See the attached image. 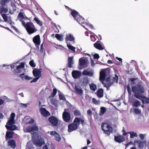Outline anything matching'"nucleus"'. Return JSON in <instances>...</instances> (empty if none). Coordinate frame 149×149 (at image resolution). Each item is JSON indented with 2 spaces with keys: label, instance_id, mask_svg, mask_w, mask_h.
Instances as JSON below:
<instances>
[{
  "label": "nucleus",
  "instance_id": "f257e3e1",
  "mask_svg": "<svg viewBox=\"0 0 149 149\" xmlns=\"http://www.w3.org/2000/svg\"><path fill=\"white\" fill-rule=\"evenodd\" d=\"M132 92L134 93V96L138 99L142 95L141 94L144 93L145 91L143 88L140 85L132 86Z\"/></svg>",
  "mask_w": 149,
  "mask_h": 149
},
{
  "label": "nucleus",
  "instance_id": "f03ea898",
  "mask_svg": "<svg viewBox=\"0 0 149 149\" xmlns=\"http://www.w3.org/2000/svg\"><path fill=\"white\" fill-rule=\"evenodd\" d=\"M21 22L22 25L26 28L29 34L33 33L37 31V29L36 28L33 23L28 22L26 24L23 21H21Z\"/></svg>",
  "mask_w": 149,
  "mask_h": 149
},
{
  "label": "nucleus",
  "instance_id": "7ed1b4c3",
  "mask_svg": "<svg viewBox=\"0 0 149 149\" xmlns=\"http://www.w3.org/2000/svg\"><path fill=\"white\" fill-rule=\"evenodd\" d=\"M71 14L79 24H84V19L79 15L77 12L74 10H72L71 12Z\"/></svg>",
  "mask_w": 149,
  "mask_h": 149
},
{
  "label": "nucleus",
  "instance_id": "20e7f679",
  "mask_svg": "<svg viewBox=\"0 0 149 149\" xmlns=\"http://www.w3.org/2000/svg\"><path fill=\"white\" fill-rule=\"evenodd\" d=\"M8 11V8L2 6L1 8L0 13L4 21L5 22L10 23L11 21H10V17H8L5 14V13H7Z\"/></svg>",
  "mask_w": 149,
  "mask_h": 149
},
{
  "label": "nucleus",
  "instance_id": "39448f33",
  "mask_svg": "<svg viewBox=\"0 0 149 149\" xmlns=\"http://www.w3.org/2000/svg\"><path fill=\"white\" fill-rule=\"evenodd\" d=\"M102 128L104 131V133L109 135L112 132V128L108 124L106 123L102 124Z\"/></svg>",
  "mask_w": 149,
  "mask_h": 149
},
{
  "label": "nucleus",
  "instance_id": "423d86ee",
  "mask_svg": "<svg viewBox=\"0 0 149 149\" xmlns=\"http://www.w3.org/2000/svg\"><path fill=\"white\" fill-rule=\"evenodd\" d=\"M33 41L38 49V46L40 44V39L39 35H38L34 36L33 39Z\"/></svg>",
  "mask_w": 149,
  "mask_h": 149
},
{
  "label": "nucleus",
  "instance_id": "0eeeda50",
  "mask_svg": "<svg viewBox=\"0 0 149 149\" xmlns=\"http://www.w3.org/2000/svg\"><path fill=\"white\" fill-rule=\"evenodd\" d=\"M50 123L54 126H56L58 123V120L55 117L51 116L49 118Z\"/></svg>",
  "mask_w": 149,
  "mask_h": 149
},
{
  "label": "nucleus",
  "instance_id": "6e6552de",
  "mask_svg": "<svg viewBox=\"0 0 149 149\" xmlns=\"http://www.w3.org/2000/svg\"><path fill=\"white\" fill-rule=\"evenodd\" d=\"M65 110L66 109H65V111L63 113V118L65 121L68 122L70 120V115L69 113L66 112Z\"/></svg>",
  "mask_w": 149,
  "mask_h": 149
},
{
  "label": "nucleus",
  "instance_id": "1a4fd4ad",
  "mask_svg": "<svg viewBox=\"0 0 149 149\" xmlns=\"http://www.w3.org/2000/svg\"><path fill=\"white\" fill-rule=\"evenodd\" d=\"M33 139L34 143L37 146H40L44 144V140L42 139L36 140L34 139L33 136Z\"/></svg>",
  "mask_w": 149,
  "mask_h": 149
},
{
  "label": "nucleus",
  "instance_id": "9d476101",
  "mask_svg": "<svg viewBox=\"0 0 149 149\" xmlns=\"http://www.w3.org/2000/svg\"><path fill=\"white\" fill-rule=\"evenodd\" d=\"M78 127L77 125H76L74 123H71L68 126V131L69 132H71L77 130Z\"/></svg>",
  "mask_w": 149,
  "mask_h": 149
},
{
  "label": "nucleus",
  "instance_id": "9b49d317",
  "mask_svg": "<svg viewBox=\"0 0 149 149\" xmlns=\"http://www.w3.org/2000/svg\"><path fill=\"white\" fill-rule=\"evenodd\" d=\"M74 92L81 96L83 94V91L81 88L78 86H75L74 88Z\"/></svg>",
  "mask_w": 149,
  "mask_h": 149
},
{
  "label": "nucleus",
  "instance_id": "f8f14e48",
  "mask_svg": "<svg viewBox=\"0 0 149 149\" xmlns=\"http://www.w3.org/2000/svg\"><path fill=\"white\" fill-rule=\"evenodd\" d=\"M15 116V114L14 113H11L10 115V119L7 122V124L9 125H13L15 123L14 120Z\"/></svg>",
  "mask_w": 149,
  "mask_h": 149
},
{
  "label": "nucleus",
  "instance_id": "ddd939ff",
  "mask_svg": "<svg viewBox=\"0 0 149 149\" xmlns=\"http://www.w3.org/2000/svg\"><path fill=\"white\" fill-rule=\"evenodd\" d=\"M50 134L54 136L55 139L58 141H59L61 139V138L59 134L55 131L50 132Z\"/></svg>",
  "mask_w": 149,
  "mask_h": 149
},
{
  "label": "nucleus",
  "instance_id": "4468645a",
  "mask_svg": "<svg viewBox=\"0 0 149 149\" xmlns=\"http://www.w3.org/2000/svg\"><path fill=\"white\" fill-rule=\"evenodd\" d=\"M41 70L35 69L33 70V72L35 77L39 78L41 76Z\"/></svg>",
  "mask_w": 149,
  "mask_h": 149
},
{
  "label": "nucleus",
  "instance_id": "2eb2a0df",
  "mask_svg": "<svg viewBox=\"0 0 149 149\" xmlns=\"http://www.w3.org/2000/svg\"><path fill=\"white\" fill-rule=\"evenodd\" d=\"M38 128L36 125H31L28 126L26 129L28 132H30L33 131H38Z\"/></svg>",
  "mask_w": 149,
  "mask_h": 149
},
{
  "label": "nucleus",
  "instance_id": "dca6fc26",
  "mask_svg": "<svg viewBox=\"0 0 149 149\" xmlns=\"http://www.w3.org/2000/svg\"><path fill=\"white\" fill-rule=\"evenodd\" d=\"M72 77L75 79L79 78L81 74L80 72L78 71L74 70L72 72Z\"/></svg>",
  "mask_w": 149,
  "mask_h": 149
},
{
  "label": "nucleus",
  "instance_id": "f3484780",
  "mask_svg": "<svg viewBox=\"0 0 149 149\" xmlns=\"http://www.w3.org/2000/svg\"><path fill=\"white\" fill-rule=\"evenodd\" d=\"M40 111L41 113L44 116H48L50 115L49 113L44 108H41L40 109Z\"/></svg>",
  "mask_w": 149,
  "mask_h": 149
},
{
  "label": "nucleus",
  "instance_id": "a211bd4d",
  "mask_svg": "<svg viewBox=\"0 0 149 149\" xmlns=\"http://www.w3.org/2000/svg\"><path fill=\"white\" fill-rule=\"evenodd\" d=\"M95 47L100 50H103L104 49L103 47L101 45L100 41H97L94 44Z\"/></svg>",
  "mask_w": 149,
  "mask_h": 149
},
{
  "label": "nucleus",
  "instance_id": "6ab92c4d",
  "mask_svg": "<svg viewBox=\"0 0 149 149\" xmlns=\"http://www.w3.org/2000/svg\"><path fill=\"white\" fill-rule=\"evenodd\" d=\"M138 99L141 100L143 104L149 103V98H147L145 96L142 95Z\"/></svg>",
  "mask_w": 149,
  "mask_h": 149
},
{
  "label": "nucleus",
  "instance_id": "aec40b11",
  "mask_svg": "<svg viewBox=\"0 0 149 149\" xmlns=\"http://www.w3.org/2000/svg\"><path fill=\"white\" fill-rule=\"evenodd\" d=\"M84 120L81 118H76L73 122L74 124L77 125V126L78 127L81 123H84Z\"/></svg>",
  "mask_w": 149,
  "mask_h": 149
},
{
  "label": "nucleus",
  "instance_id": "412c9836",
  "mask_svg": "<svg viewBox=\"0 0 149 149\" xmlns=\"http://www.w3.org/2000/svg\"><path fill=\"white\" fill-rule=\"evenodd\" d=\"M114 139L115 141L119 143H121L125 141V138L121 136H115Z\"/></svg>",
  "mask_w": 149,
  "mask_h": 149
},
{
  "label": "nucleus",
  "instance_id": "4be33fe9",
  "mask_svg": "<svg viewBox=\"0 0 149 149\" xmlns=\"http://www.w3.org/2000/svg\"><path fill=\"white\" fill-rule=\"evenodd\" d=\"M24 67V63H22L20 65L17 66L15 70V72L17 73L20 72L22 69Z\"/></svg>",
  "mask_w": 149,
  "mask_h": 149
},
{
  "label": "nucleus",
  "instance_id": "5701e85b",
  "mask_svg": "<svg viewBox=\"0 0 149 149\" xmlns=\"http://www.w3.org/2000/svg\"><path fill=\"white\" fill-rule=\"evenodd\" d=\"M106 77V72L104 70H102L100 72V81L104 80Z\"/></svg>",
  "mask_w": 149,
  "mask_h": 149
},
{
  "label": "nucleus",
  "instance_id": "b1692460",
  "mask_svg": "<svg viewBox=\"0 0 149 149\" xmlns=\"http://www.w3.org/2000/svg\"><path fill=\"white\" fill-rule=\"evenodd\" d=\"M18 18H19L21 20L20 21L21 22L22 19H26L27 17L25 15L24 13L22 12H20L18 15Z\"/></svg>",
  "mask_w": 149,
  "mask_h": 149
},
{
  "label": "nucleus",
  "instance_id": "393cba45",
  "mask_svg": "<svg viewBox=\"0 0 149 149\" xmlns=\"http://www.w3.org/2000/svg\"><path fill=\"white\" fill-rule=\"evenodd\" d=\"M82 74L84 75H87L90 76H92L93 74V73L92 71H88L86 70H84L82 72Z\"/></svg>",
  "mask_w": 149,
  "mask_h": 149
},
{
  "label": "nucleus",
  "instance_id": "a878e982",
  "mask_svg": "<svg viewBox=\"0 0 149 149\" xmlns=\"http://www.w3.org/2000/svg\"><path fill=\"white\" fill-rule=\"evenodd\" d=\"M74 63L73 57H69L68 58V66L70 68L72 67V65Z\"/></svg>",
  "mask_w": 149,
  "mask_h": 149
},
{
  "label": "nucleus",
  "instance_id": "bb28decb",
  "mask_svg": "<svg viewBox=\"0 0 149 149\" xmlns=\"http://www.w3.org/2000/svg\"><path fill=\"white\" fill-rule=\"evenodd\" d=\"M79 62L80 65H84L87 63V61L84 58H81L79 59Z\"/></svg>",
  "mask_w": 149,
  "mask_h": 149
},
{
  "label": "nucleus",
  "instance_id": "cd10ccee",
  "mask_svg": "<svg viewBox=\"0 0 149 149\" xmlns=\"http://www.w3.org/2000/svg\"><path fill=\"white\" fill-rule=\"evenodd\" d=\"M97 95L99 97H102L103 96V90L102 88L99 89L97 91Z\"/></svg>",
  "mask_w": 149,
  "mask_h": 149
},
{
  "label": "nucleus",
  "instance_id": "c85d7f7f",
  "mask_svg": "<svg viewBox=\"0 0 149 149\" xmlns=\"http://www.w3.org/2000/svg\"><path fill=\"white\" fill-rule=\"evenodd\" d=\"M8 145L13 148H15V143L14 140H10L8 141Z\"/></svg>",
  "mask_w": 149,
  "mask_h": 149
},
{
  "label": "nucleus",
  "instance_id": "c756f323",
  "mask_svg": "<svg viewBox=\"0 0 149 149\" xmlns=\"http://www.w3.org/2000/svg\"><path fill=\"white\" fill-rule=\"evenodd\" d=\"M74 39V37L71 34H67L66 37V40L72 41Z\"/></svg>",
  "mask_w": 149,
  "mask_h": 149
},
{
  "label": "nucleus",
  "instance_id": "7c9ffc66",
  "mask_svg": "<svg viewBox=\"0 0 149 149\" xmlns=\"http://www.w3.org/2000/svg\"><path fill=\"white\" fill-rule=\"evenodd\" d=\"M89 86L90 89L93 91H95L97 89L96 85L93 83L90 84Z\"/></svg>",
  "mask_w": 149,
  "mask_h": 149
},
{
  "label": "nucleus",
  "instance_id": "2f4dec72",
  "mask_svg": "<svg viewBox=\"0 0 149 149\" xmlns=\"http://www.w3.org/2000/svg\"><path fill=\"white\" fill-rule=\"evenodd\" d=\"M6 127L8 130H14L17 128V127L15 125L9 126L6 125Z\"/></svg>",
  "mask_w": 149,
  "mask_h": 149
},
{
  "label": "nucleus",
  "instance_id": "473e14b6",
  "mask_svg": "<svg viewBox=\"0 0 149 149\" xmlns=\"http://www.w3.org/2000/svg\"><path fill=\"white\" fill-rule=\"evenodd\" d=\"M106 108L104 107H101L100 112V116L103 115L106 111Z\"/></svg>",
  "mask_w": 149,
  "mask_h": 149
},
{
  "label": "nucleus",
  "instance_id": "72a5a7b5",
  "mask_svg": "<svg viewBox=\"0 0 149 149\" xmlns=\"http://www.w3.org/2000/svg\"><path fill=\"white\" fill-rule=\"evenodd\" d=\"M141 105V102L140 101L136 100L133 103L132 105L133 107H138L140 106Z\"/></svg>",
  "mask_w": 149,
  "mask_h": 149
},
{
  "label": "nucleus",
  "instance_id": "f704fd0d",
  "mask_svg": "<svg viewBox=\"0 0 149 149\" xmlns=\"http://www.w3.org/2000/svg\"><path fill=\"white\" fill-rule=\"evenodd\" d=\"M55 37L60 41H62L63 40V36L62 35L57 34L55 35Z\"/></svg>",
  "mask_w": 149,
  "mask_h": 149
},
{
  "label": "nucleus",
  "instance_id": "c9c22d12",
  "mask_svg": "<svg viewBox=\"0 0 149 149\" xmlns=\"http://www.w3.org/2000/svg\"><path fill=\"white\" fill-rule=\"evenodd\" d=\"M128 133L130 134V137L131 138H133L134 137H137L138 136L137 133L134 132H129Z\"/></svg>",
  "mask_w": 149,
  "mask_h": 149
},
{
  "label": "nucleus",
  "instance_id": "e433bc0d",
  "mask_svg": "<svg viewBox=\"0 0 149 149\" xmlns=\"http://www.w3.org/2000/svg\"><path fill=\"white\" fill-rule=\"evenodd\" d=\"M89 81L88 78L87 77H85L83 78V83L84 85H86Z\"/></svg>",
  "mask_w": 149,
  "mask_h": 149
},
{
  "label": "nucleus",
  "instance_id": "4c0bfd02",
  "mask_svg": "<svg viewBox=\"0 0 149 149\" xmlns=\"http://www.w3.org/2000/svg\"><path fill=\"white\" fill-rule=\"evenodd\" d=\"M67 46L68 48L71 50H72L73 52H75V48L72 46L68 44H67Z\"/></svg>",
  "mask_w": 149,
  "mask_h": 149
},
{
  "label": "nucleus",
  "instance_id": "58836bf2",
  "mask_svg": "<svg viewBox=\"0 0 149 149\" xmlns=\"http://www.w3.org/2000/svg\"><path fill=\"white\" fill-rule=\"evenodd\" d=\"M57 93V89L56 88H54L53 89V92L51 94L49 97H54L56 94Z\"/></svg>",
  "mask_w": 149,
  "mask_h": 149
},
{
  "label": "nucleus",
  "instance_id": "ea45409f",
  "mask_svg": "<svg viewBox=\"0 0 149 149\" xmlns=\"http://www.w3.org/2000/svg\"><path fill=\"white\" fill-rule=\"evenodd\" d=\"M92 102L93 103L95 104H99L100 103V100H97L95 98H93L92 99Z\"/></svg>",
  "mask_w": 149,
  "mask_h": 149
},
{
  "label": "nucleus",
  "instance_id": "a19ab883",
  "mask_svg": "<svg viewBox=\"0 0 149 149\" xmlns=\"http://www.w3.org/2000/svg\"><path fill=\"white\" fill-rule=\"evenodd\" d=\"M12 132H7L6 137L8 138H11L12 136Z\"/></svg>",
  "mask_w": 149,
  "mask_h": 149
},
{
  "label": "nucleus",
  "instance_id": "79ce46f5",
  "mask_svg": "<svg viewBox=\"0 0 149 149\" xmlns=\"http://www.w3.org/2000/svg\"><path fill=\"white\" fill-rule=\"evenodd\" d=\"M34 19L36 22L40 26H41L42 25V23L39 20L38 18L35 17L34 18Z\"/></svg>",
  "mask_w": 149,
  "mask_h": 149
},
{
  "label": "nucleus",
  "instance_id": "37998d69",
  "mask_svg": "<svg viewBox=\"0 0 149 149\" xmlns=\"http://www.w3.org/2000/svg\"><path fill=\"white\" fill-rule=\"evenodd\" d=\"M145 143V142L144 141H140L139 144V147L141 148H143Z\"/></svg>",
  "mask_w": 149,
  "mask_h": 149
},
{
  "label": "nucleus",
  "instance_id": "c03bdc74",
  "mask_svg": "<svg viewBox=\"0 0 149 149\" xmlns=\"http://www.w3.org/2000/svg\"><path fill=\"white\" fill-rule=\"evenodd\" d=\"M134 110L135 113L136 114H139L141 113V111L139 109L135 108L134 109Z\"/></svg>",
  "mask_w": 149,
  "mask_h": 149
},
{
  "label": "nucleus",
  "instance_id": "a18cd8bd",
  "mask_svg": "<svg viewBox=\"0 0 149 149\" xmlns=\"http://www.w3.org/2000/svg\"><path fill=\"white\" fill-rule=\"evenodd\" d=\"M74 114L75 116H80L81 114L80 111L77 110H75L74 111Z\"/></svg>",
  "mask_w": 149,
  "mask_h": 149
},
{
  "label": "nucleus",
  "instance_id": "49530a36",
  "mask_svg": "<svg viewBox=\"0 0 149 149\" xmlns=\"http://www.w3.org/2000/svg\"><path fill=\"white\" fill-rule=\"evenodd\" d=\"M59 98L60 100H65L66 99L64 95L61 94H59Z\"/></svg>",
  "mask_w": 149,
  "mask_h": 149
},
{
  "label": "nucleus",
  "instance_id": "de8ad7c7",
  "mask_svg": "<svg viewBox=\"0 0 149 149\" xmlns=\"http://www.w3.org/2000/svg\"><path fill=\"white\" fill-rule=\"evenodd\" d=\"M118 79V76L117 75L115 74V77H113V82H116L117 83Z\"/></svg>",
  "mask_w": 149,
  "mask_h": 149
},
{
  "label": "nucleus",
  "instance_id": "09e8293b",
  "mask_svg": "<svg viewBox=\"0 0 149 149\" xmlns=\"http://www.w3.org/2000/svg\"><path fill=\"white\" fill-rule=\"evenodd\" d=\"M29 103H27L26 104H24L23 103H21L20 104V106L21 107H23V108H26L29 105Z\"/></svg>",
  "mask_w": 149,
  "mask_h": 149
},
{
  "label": "nucleus",
  "instance_id": "8fccbe9b",
  "mask_svg": "<svg viewBox=\"0 0 149 149\" xmlns=\"http://www.w3.org/2000/svg\"><path fill=\"white\" fill-rule=\"evenodd\" d=\"M92 112L90 109H88L87 111V113L88 116H91L92 114Z\"/></svg>",
  "mask_w": 149,
  "mask_h": 149
},
{
  "label": "nucleus",
  "instance_id": "3c124183",
  "mask_svg": "<svg viewBox=\"0 0 149 149\" xmlns=\"http://www.w3.org/2000/svg\"><path fill=\"white\" fill-rule=\"evenodd\" d=\"M29 64L32 67H34L35 66V64L34 63L33 60L29 62Z\"/></svg>",
  "mask_w": 149,
  "mask_h": 149
},
{
  "label": "nucleus",
  "instance_id": "603ef678",
  "mask_svg": "<svg viewBox=\"0 0 149 149\" xmlns=\"http://www.w3.org/2000/svg\"><path fill=\"white\" fill-rule=\"evenodd\" d=\"M6 1V0H0V3L3 5L5 4Z\"/></svg>",
  "mask_w": 149,
  "mask_h": 149
},
{
  "label": "nucleus",
  "instance_id": "864d4df0",
  "mask_svg": "<svg viewBox=\"0 0 149 149\" xmlns=\"http://www.w3.org/2000/svg\"><path fill=\"white\" fill-rule=\"evenodd\" d=\"M43 149H54V148H51L49 146L46 145L43 146Z\"/></svg>",
  "mask_w": 149,
  "mask_h": 149
},
{
  "label": "nucleus",
  "instance_id": "5fc2aeb1",
  "mask_svg": "<svg viewBox=\"0 0 149 149\" xmlns=\"http://www.w3.org/2000/svg\"><path fill=\"white\" fill-rule=\"evenodd\" d=\"M39 79V78H38V77H36V78H34L33 80L31 81H30V83H32L33 82H36Z\"/></svg>",
  "mask_w": 149,
  "mask_h": 149
},
{
  "label": "nucleus",
  "instance_id": "6e6d98bb",
  "mask_svg": "<svg viewBox=\"0 0 149 149\" xmlns=\"http://www.w3.org/2000/svg\"><path fill=\"white\" fill-rule=\"evenodd\" d=\"M32 78L31 77L28 76L26 75L24 76V79L26 80H29L31 79Z\"/></svg>",
  "mask_w": 149,
  "mask_h": 149
},
{
  "label": "nucleus",
  "instance_id": "4d7b16f0",
  "mask_svg": "<svg viewBox=\"0 0 149 149\" xmlns=\"http://www.w3.org/2000/svg\"><path fill=\"white\" fill-rule=\"evenodd\" d=\"M94 57L95 59H98L99 57V56L98 54H95L94 55Z\"/></svg>",
  "mask_w": 149,
  "mask_h": 149
},
{
  "label": "nucleus",
  "instance_id": "13d9d810",
  "mask_svg": "<svg viewBox=\"0 0 149 149\" xmlns=\"http://www.w3.org/2000/svg\"><path fill=\"white\" fill-rule=\"evenodd\" d=\"M139 136L141 140H143L144 139V135L142 134H140L139 135Z\"/></svg>",
  "mask_w": 149,
  "mask_h": 149
},
{
  "label": "nucleus",
  "instance_id": "bf43d9fd",
  "mask_svg": "<svg viewBox=\"0 0 149 149\" xmlns=\"http://www.w3.org/2000/svg\"><path fill=\"white\" fill-rule=\"evenodd\" d=\"M86 24L88 26H89L91 28L93 29V25H92L91 24H90L89 23H86Z\"/></svg>",
  "mask_w": 149,
  "mask_h": 149
},
{
  "label": "nucleus",
  "instance_id": "052dcab7",
  "mask_svg": "<svg viewBox=\"0 0 149 149\" xmlns=\"http://www.w3.org/2000/svg\"><path fill=\"white\" fill-rule=\"evenodd\" d=\"M4 101L2 99H0V105L4 103Z\"/></svg>",
  "mask_w": 149,
  "mask_h": 149
},
{
  "label": "nucleus",
  "instance_id": "680f3d73",
  "mask_svg": "<svg viewBox=\"0 0 149 149\" xmlns=\"http://www.w3.org/2000/svg\"><path fill=\"white\" fill-rule=\"evenodd\" d=\"M110 80V78L109 77H108L106 78V81L107 82V83L108 84H110V83H109V81Z\"/></svg>",
  "mask_w": 149,
  "mask_h": 149
},
{
  "label": "nucleus",
  "instance_id": "e2e57ef3",
  "mask_svg": "<svg viewBox=\"0 0 149 149\" xmlns=\"http://www.w3.org/2000/svg\"><path fill=\"white\" fill-rule=\"evenodd\" d=\"M91 64L92 67H94L95 65V63L93 61H91Z\"/></svg>",
  "mask_w": 149,
  "mask_h": 149
},
{
  "label": "nucleus",
  "instance_id": "0e129e2a",
  "mask_svg": "<svg viewBox=\"0 0 149 149\" xmlns=\"http://www.w3.org/2000/svg\"><path fill=\"white\" fill-rule=\"evenodd\" d=\"M4 116L1 113H0V118L2 119L3 118ZM1 122V120H0V122Z\"/></svg>",
  "mask_w": 149,
  "mask_h": 149
},
{
  "label": "nucleus",
  "instance_id": "69168bd1",
  "mask_svg": "<svg viewBox=\"0 0 149 149\" xmlns=\"http://www.w3.org/2000/svg\"><path fill=\"white\" fill-rule=\"evenodd\" d=\"M24 73L20 75V77L22 78H24L25 76L24 75Z\"/></svg>",
  "mask_w": 149,
  "mask_h": 149
},
{
  "label": "nucleus",
  "instance_id": "338daca9",
  "mask_svg": "<svg viewBox=\"0 0 149 149\" xmlns=\"http://www.w3.org/2000/svg\"><path fill=\"white\" fill-rule=\"evenodd\" d=\"M132 144V142H130L127 143L126 145V147H127L130 145Z\"/></svg>",
  "mask_w": 149,
  "mask_h": 149
},
{
  "label": "nucleus",
  "instance_id": "774afa93",
  "mask_svg": "<svg viewBox=\"0 0 149 149\" xmlns=\"http://www.w3.org/2000/svg\"><path fill=\"white\" fill-rule=\"evenodd\" d=\"M134 142V143H137L138 144H139V141L138 140L136 139L135 140Z\"/></svg>",
  "mask_w": 149,
  "mask_h": 149
}]
</instances>
